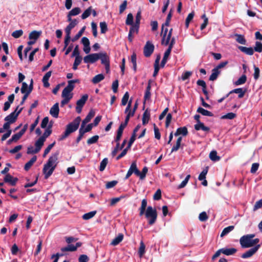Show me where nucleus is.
Listing matches in <instances>:
<instances>
[{"label":"nucleus","instance_id":"c85d7f7f","mask_svg":"<svg viewBox=\"0 0 262 262\" xmlns=\"http://www.w3.org/2000/svg\"><path fill=\"white\" fill-rule=\"evenodd\" d=\"M104 79V76L102 74H99L95 76L92 80V82L94 84H97L100 82L101 81Z\"/></svg>","mask_w":262,"mask_h":262},{"label":"nucleus","instance_id":"473e14b6","mask_svg":"<svg viewBox=\"0 0 262 262\" xmlns=\"http://www.w3.org/2000/svg\"><path fill=\"white\" fill-rule=\"evenodd\" d=\"M96 213L97 211L95 210L85 213L82 215V219L84 220L91 219L96 215Z\"/></svg>","mask_w":262,"mask_h":262},{"label":"nucleus","instance_id":"13d9d810","mask_svg":"<svg viewBox=\"0 0 262 262\" xmlns=\"http://www.w3.org/2000/svg\"><path fill=\"white\" fill-rule=\"evenodd\" d=\"M254 51L260 53L262 52V43L259 41H256Z\"/></svg>","mask_w":262,"mask_h":262},{"label":"nucleus","instance_id":"4be33fe9","mask_svg":"<svg viewBox=\"0 0 262 262\" xmlns=\"http://www.w3.org/2000/svg\"><path fill=\"white\" fill-rule=\"evenodd\" d=\"M36 160L37 157L36 156H34L30 161H29L25 164L24 166V169L26 171H28L33 165V164L36 162Z\"/></svg>","mask_w":262,"mask_h":262},{"label":"nucleus","instance_id":"09e8293b","mask_svg":"<svg viewBox=\"0 0 262 262\" xmlns=\"http://www.w3.org/2000/svg\"><path fill=\"white\" fill-rule=\"evenodd\" d=\"M129 95L128 92H125L124 95H123L122 100H121V105L124 106L126 105L128 99H129Z\"/></svg>","mask_w":262,"mask_h":262},{"label":"nucleus","instance_id":"cd10ccee","mask_svg":"<svg viewBox=\"0 0 262 262\" xmlns=\"http://www.w3.org/2000/svg\"><path fill=\"white\" fill-rule=\"evenodd\" d=\"M199 116L198 115V130H202L205 132H208L209 130V128L204 125L199 119Z\"/></svg>","mask_w":262,"mask_h":262},{"label":"nucleus","instance_id":"a211bd4d","mask_svg":"<svg viewBox=\"0 0 262 262\" xmlns=\"http://www.w3.org/2000/svg\"><path fill=\"white\" fill-rule=\"evenodd\" d=\"M61 253H66L67 252H74L76 251V247L74 245H68L67 246L62 247L60 249Z\"/></svg>","mask_w":262,"mask_h":262},{"label":"nucleus","instance_id":"f03ea898","mask_svg":"<svg viewBox=\"0 0 262 262\" xmlns=\"http://www.w3.org/2000/svg\"><path fill=\"white\" fill-rule=\"evenodd\" d=\"M81 121V118L80 116L77 117L72 122L69 123L66 126V128L62 135H61L59 138V141H62L67 138L71 133H74L79 127Z\"/></svg>","mask_w":262,"mask_h":262},{"label":"nucleus","instance_id":"ea45409f","mask_svg":"<svg viewBox=\"0 0 262 262\" xmlns=\"http://www.w3.org/2000/svg\"><path fill=\"white\" fill-rule=\"evenodd\" d=\"M209 158L213 161H218L220 159V157L217 155V152L215 150L210 152Z\"/></svg>","mask_w":262,"mask_h":262},{"label":"nucleus","instance_id":"f8f14e48","mask_svg":"<svg viewBox=\"0 0 262 262\" xmlns=\"http://www.w3.org/2000/svg\"><path fill=\"white\" fill-rule=\"evenodd\" d=\"M208 167H205L203 170L202 171V172L200 174L199 176V180L200 181H203L202 182V184L204 186H206L207 185V181H206V176L208 172Z\"/></svg>","mask_w":262,"mask_h":262},{"label":"nucleus","instance_id":"4c0bfd02","mask_svg":"<svg viewBox=\"0 0 262 262\" xmlns=\"http://www.w3.org/2000/svg\"><path fill=\"white\" fill-rule=\"evenodd\" d=\"M198 113H201L203 115L206 116H213V114L211 112H210L207 110H206L204 109L203 108H202L200 107L198 108Z\"/></svg>","mask_w":262,"mask_h":262},{"label":"nucleus","instance_id":"052dcab7","mask_svg":"<svg viewBox=\"0 0 262 262\" xmlns=\"http://www.w3.org/2000/svg\"><path fill=\"white\" fill-rule=\"evenodd\" d=\"M130 26H132L130 28V30L129 31L130 32V34H133L135 32H136V33H138L140 26H137V24H135L130 25Z\"/></svg>","mask_w":262,"mask_h":262},{"label":"nucleus","instance_id":"4d7b16f0","mask_svg":"<svg viewBox=\"0 0 262 262\" xmlns=\"http://www.w3.org/2000/svg\"><path fill=\"white\" fill-rule=\"evenodd\" d=\"M133 19L134 17L133 14L132 13L128 14L125 21L126 25H130L134 24Z\"/></svg>","mask_w":262,"mask_h":262},{"label":"nucleus","instance_id":"39448f33","mask_svg":"<svg viewBox=\"0 0 262 262\" xmlns=\"http://www.w3.org/2000/svg\"><path fill=\"white\" fill-rule=\"evenodd\" d=\"M23 109V107L19 109V111L17 112H12L9 115L7 116L4 120L6 121L5 123L7 126L10 127V125L13 124L16 122L17 120V117L19 114L21 113Z\"/></svg>","mask_w":262,"mask_h":262},{"label":"nucleus","instance_id":"5fc2aeb1","mask_svg":"<svg viewBox=\"0 0 262 262\" xmlns=\"http://www.w3.org/2000/svg\"><path fill=\"white\" fill-rule=\"evenodd\" d=\"M236 40L237 42H238V43L242 44V45L246 44V40L245 39L244 36H243L242 35L237 34V35H236Z\"/></svg>","mask_w":262,"mask_h":262},{"label":"nucleus","instance_id":"393cba45","mask_svg":"<svg viewBox=\"0 0 262 262\" xmlns=\"http://www.w3.org/2000/svg\"><path fill=\"white\" fill-rule=\"evenodd\" d=\"M52 124H50L48 125V126L47 127V128L46 129L42 136H41L40 137L46 140V138H48L49 136H50V135L52 134Z\"/></svg>","mask_w":262,"mask_h":262},{"label":"nucleus","instance_id":"774afa93","mask_svg":"<svg viewBox=\"0 0 262 262\" xmlns=\"http://www.w3.org/2000/svg\"><path fill=\"white\" fill-rule=\"evenodd\" d=\"M23 34V31L22 30H18L14 31L12 33V36L15 38H18L20 37Z\"/></svg>","mask_w":262,"mask_h":262},{"label":"nucleus","instance_id":"c03bdc74","mask_svg":"<svg viewBox=\"0 0 262 262\" xmlns=\"http://www.w3.org/2000/svg\"><path fill=\"white\" fill-rule=\"evenodd\" d=\"M72 91L68 90V89L64 88L62 91L61 97L62 98H70V99L72 98V94H71Z\"/></svg>","mask_w":262,"mask_h":262},{"label":"nucleus","instance_id":"680f3d73","mask_svg":"<svg viewBox=\"0 0 262 262\" xmlns=\"http://www.w3.org/2000/svg\"><path fill=\"white\" fill-rule=\"evenodd\" d=\"M247 78L246 76L244 75H242L235 82V84L236 85H241L245 83Z\"/></svg>","mask_w":262,"mask_h":262},{"label":"nucleus","instance_id":"58836bf2","mask_svg":"<svg viewBox=\"0 0 262 262\" xmlns=\"http://www.w3.org/2000/svg\"><path fill=\"white\" fill-rule=\"evenodd\" d=\"M85 29V26L83 27L78 32V33L71 39L72 42H75L83 34Z\"/></svg>","mask_w":262,"mask_h":262},{"label":"nucleus","instance_id":"72a5a7b5","mask_svg":"<svg viewBox=\"0 0 262 262\" xmlns=\"http://www.w3.org/2000/svg\"><path fill=\"white\" fill-rule=\"evenodd\" d=\"M195 13L194 12H192L189 13L185 20V27L186 28H188L190 22L193 19Z\"/></svg>","mask_w":262,"mask_h":262},{"label":"nucleus","instance_id":"2f4dec72","mask_svg":"<svg viewBox=\"0 0 262 262\" xmlns=\"http://www.w3.org/2000/svg\"><path fill=\"white\" fill-rule=\"evenodd\" d=\"M138 107V103L136 102L134 106V108L133 110H129V112L127 113L125 119L128 120L129 121L130 117H133L134 116L135 113L136 112V110H137Z\"/></svg>","mask_w":262,"mask_h":262},{"label":"nucleus","instance_id":"6e6d98bb","mask_svg":"<svg viewBox=\"0 0 262 262\" xmlns=\"http://www.w3.org/2000/svg\"><path fill=\"white\" fill-rule=\"evenodd\" d=\"M202 19L203 20V23L201 24L200 29L202 30L206 27L208 23V19L205 14H203L202 16Z\"/></svg>","mask_w":262,"mask_h":262},{"label":"nucleus","instance_id":"9d476101","mask_svg":"<svg viewBox=\"0 0 262 262\" xmlns=\"http://www.w3.org/2000/svg\"><path fill=\"white\" fill-rule=\"evenodd\" d=\"M18 179L17 178L13 177L9 173L6 174L4 178V181L5 183H9L11 186H15Z\"/></svg>","mask_w":262,"mask_h":262},{"label":"nucleus","instance_id":"4468645a","mask_svg":"<svg viewBox=\"0 0 262 262\" xmlns=\"http://www.w3.org/2000/svg\"><path fill=\"white\" fill-rule=\"evenodd\" d=\"M95 111L93 109L91 110L85 119L83 120L82 124L86 125V124L89 122L95 116Z\"/></svg>","mask_w":262,"mask_h":262},{"label":"nucleus","instance_id":"f3484780","mask_svg":"<svg viewBox=\"0 0 262 262\" xmlns=\"http://www.w3.org/2000/svg\"><path fill=\"white\" fill-rule=\"evenodd\" d=\"M45 141L46 140L43 138L39 137V139L35 142V146L36 151L38 152L40 150L42 146L43 145Z\"/></svg>","mask_w":262,"mask_h":262},{"label":"nucleus","instance_id":"338daca9","mask_svg":"<svg viewBox=\"0 0 262 262\" xmlns=\"http://www.w3.org/2000/svg\"><path fill=\"white\" fill-rule=\"evenodd\" d=\"M154 132H155V137L158 140L160 139L161 138V134L159 132V129L158 128V127L156 126V125L154 123Z\"/></svg>","mask_w":262,"mask_h":262},{"label":"nucleus","instance_id":"7ed1b4c3","mask_svg":"<svg viewBox=\"0 0 262 262\" xmlns=\"http://www.w3.org/2000/svg\"><path fill=\"white\" fill-rule=\"evenodd\" d=\"M255 236L254 234L243 235L239 239V243L243 248H248L254 247L258 245L259 239L257 238L253 239Z\"/></svg>","mask_w":262,"mask_h":262},{"label":"nucleus","instance_id":"aec40b11","mask_svg":"<svg viewBox=\"0 0 262 262\" xmlns=\"http://www.w3.org/2000/svg\"><path fill=\"white\" fill-rule=\"evenodd\" d=\"M222 253L227 255H232L235 253L237 251L236 249L234 248H222Z\"/></svg>","mask_w":262,"mask_h":262},{"label":"nucleus","instance_id":"2eb2a0df","mask_svg":"<svg viewBox=\"0 0 262 262\" xmlns=\"http://www.w3.org/2000/svg\"><path fill=\"white\" fill-rule=\"evenodd\" d=\"M188 134V130L186 127H181L178 128L176 133H174L175 136H179L180 135H182L183 136H186Z\"/></svg>","mask_w":262,"mask_h":262},{"label":"nucleus","instance_id":"1a4fd4ad","mask_svg":"<svg viewBox=\"0 0 262 262\" xmlns=\"http://www.w3.org/2000/svg\"><path fill=\"white\" fill-rule=\"evenodd\" d=\"M260 246V245H257L254 247L250 249L248 251H247L246 252L244 253L242 255V257L243 258H248L250 257H251L253 255H254L259 249Z\"/></svg>","mask_w":262,"mask_h":262},{"label":"nucleus","instance_id":"c9c22d12","mask_svg":"<svg viewBox=\"0 0 262 262\" xmlns=\"http://www.w3.org/2000/svg\"><path fill=\"white\" fill-rule=\"evenodd\" d=\"M145 246L144 243L141 241L140 243V247L138 250V254L140 258H141L145 253Z\"/></svg>","mask_w":262,"mask_h":262},{"label":"nucleus","instance_id":"c756f323","mask_svg":"<svg viewBox=\"0 0 262 262\" xmlns=\"http://www.w3.org/2000/svg\"><path fill=\"white\" fill-rule=\"evenodd\" d=\"M88 97L89 96L87 94L83 95L80 99L77 100L76 105L83 106L87 101Z\"/></svg>","mask_w":262,"mask_h":262},{"label":"nucleus","instance_id":"6e6552de","mask_svg":"<svg viewBox=\"0 0 262 262\" xmlns=\"http://www.w3.org/2000/svg\"><path fill=\"white\" fill-rule=\"evenodd\" d=\"M99 59L98 53H93L84 57L83 61L85 63H93Z\"/></svg>","mask_w":262,"mask_h":262},{"label":"nucleus","instance_id":"5701e85b","mask_svg":"<svg viewBox=\"0 0 262 262\" xmlns=\"http://www.w3.org/2000/svg\"><path fill=\"white\" fill-rule=\"evenodd\" d=\"M147 202L146 199H144L142 200V202H141V207L139 208V210H140L139 215L140 216H142L144 214L145 211H146V208L147 207Z\"/></svg>","mask_w":262,"mask_h":262},{"label":"nucleus","instance_id":"423d86ee","mask_svg":"<svg viewBox=\"0 0 262 262\" xmlns=\"http://www.w3.org/2000/svg\"><path fill=\"white\" fill-rule=\"evenodd\" d=\"M136 133L137 132H134V131H133L132 135L128 142V144L127 146V149H123L122 150V151L121 152V154H119L116 157V160H119V159H120L121 158H122V157H123L124 156H125L126 155L127 151L130 148L132 144H133V143L134 142V141L136 140Z\"/></svg>","mask_w":262,"mask_h":262},{"label":"nucleus","instance_id":"a878e982","mask_svg":"<svg viewBox=\"0 0 262 262\" xmlns=\"http://www.w3.org/2000/svg\"><path fill=\"white\" fill-rule=\"evenodd\" d=\"M182 137H179L176 141V144L172 147L171 153L177 151L179 150L181 146V143L182 142Z\"/></svg>","mask_w":262,"mask_h":262},{"label":"nucleus","instance_id":"f704fd0d","mask_svg":"<svg viewBox=\"0 0 262 262\" xmlns=\"http://www.w3.org/2000/svg\"><path fill=\"white\" fill-rule=\"evenodd\" d=\"M78 82H79V80H78V79L69 80L68 81V85L65 88L68 89V90L72 91L75 86L74 83Z\"/></svg>","mask_w":262,"mask_h":262},{"label":"nucleus","instance_id":"79ce46f5","mask_svg":"<svg viewBox=\"0 0 262 262\" xmlns=\"http://www.w3.org/2000/svg\"><path fill=\"white\" fill-rule=\"evenodd\" d=\"M198 85L201 86L202 87V91H203L204 94L206 96H207L208 92L206 90V84L205 82L204 81L201 80H198Z\"/></svg>","mask_w":262,"mask_h":262},{"label":"nucleus","instance_id":"0e129e2a","mask_svg":"<svg viewBox=\"0 0 262 262\" xmlns=\"http://www.w3.org/2000/svg\"><path fill=\"white\" fill-rule=\"evenodd\" d=\"M92 30L93 32V35L95 37L97 36V24L94 22H92L91 23Z\"/></svg>","mask_w":262,"mask_h":262},{"label":"nucleus","instance_id":"0eeeda50","mask_svg":"<svg viewBox=\"0 0 262 262\" xmlns=\"http://www.w3.org/2000/svg\"><path fill=\"white\" fill-rule=\"evenodd\" d=\"M155 49L154 45L149 41H147L144 47L143 53L144 55L146 57H149L154 52Z\"/></svg>","mask_w":262,"mask_h":262},{"label":"nucleus","instance_id":"e2e57ef3","mask_svg":"<svg viewBox=\"0 0 262 262\" xmlns=\"http://www.w3.org/2000/svg\"><path fill=\"white\" fill-rule=\"evenodd\" d=\"M118 183V181L114 180L110 182H107L105 185V188L106 189H110L115 186Z\"/></svg>","mask_w":262,"mask_h":262},{"label":"nucleus","instance_id":"e433bc0d","mask_svg":"<svg viewBox=\"0 0 262 262\" xmlns=\"http://www.w3.org/2000/svg\"><path fill=\"white\" fill-rule=\"evenodd\" d=\"M236 93L238 94V98H241L243 97L245 93V91H244L242 88L235 89L231 91L230 93Z\"/></svg>","mask_w":262,"mask_h":262},{"label":"nucleus","instance_id":"7c9ffc66","mask_svg":"<svg viewBox=\"0 0 262 262\" xmlns=\"http://www.w3.org/2000/svg\"><path fill=\"white\" fill-rule=\"evenodd\" d=\"M130 62L133 63V69L135 73L137 71V57L136 54L134 52L131 55Z\"/></svg>","mask_w":262,"mask_h":262},{"label":"nucleus","instance_id":"412c9836","mask_svg":"<svg viewBox=\"0 0 262 262\" xmlns=\"http://www.w3.org/2000/svg\"><path fill=\"white\" fill-rule=\"evenodd\" d=\"M124 235L122 233H119L117 237H116L111 243L112 246H116L118 245L122 241Z\"/></svg>","mask_w":262,"mask_h":262},{"label":"nucleus","instance_id":"603ef678","mask_svg":"<svg viewBox=\"0 0 262 262\" xmlns=\"http://www.w3.org/2000/svg\"><path fill=\"white\" fill-rule=\"evenodd\" d=\"M98 139H99V136H98V135L94 136L92 137L89 138L87 140V144L88 145H91V144L95 143L98 141Z\"/></svg>","mask_w":262,"mask_h":262},{"label":"nucleus","instance_id":"69168bd1","mask_svg":"<svg viewBox=\"0 0 262 262\" xmlns=\"http://www.w3.org/2000/svg\"><path fill=\"white\" fill-rule=\"evenodd\" d=\"M199 220L202 222H205L208 219V216L206 212L204 211L201 212L199 216Z\"/></svg>","mask_w":262,"mask_h":262},{"label":"nucleus","instance_id":"49530a36","mask_svg":"<svg viewBox=\"0 0 262 262\" xmlns=\"http://www.w3.org/2000/svg\"><path fill=\"white\" fill-rule=\"evenodd\" d=\"M100 32L102 34L105 33L108 30L107 26L105 21L100 23Z\"/></svg>","mask_w":262,"mask_h":262},{"label":"nucleus","instance_id":"f257e3e1","mask_svg":"<svg viewBox=\"0 0 262 262\" xmlns=\"http://www.w3.org/2000/svg\"><path fill=\"white\" fill-rule=\"evenodd\" d=\"M59 154L58 151L53 154L49 157L47 163L44 165L42 171L45 174V179H48L52 174L58 163Z\"/></svg>","mask_w":262,"mask_h":262},{"label":"nucleus","instance_id":"bf43d9fd","mask_svg":"<svg viewBox=\"0 0 262 262\" xmlns=\"http://www.w3.org/2000/svg\"><path fill=\"white\" fill-rule=\"evenodd\" d=\"M56 142L54 141L52 144H50L48 146V147L45 149L43 154V157H45L47 155L50 151L51 149L53 148V147L55 145Z\"/></svg>","mask_w":262,"mask_h":262},{"label":"nucleus","instance_id":"37998d69","mask_svg":"<svg viewBox=\"0 0 262 262\" xmlns=\"http://www.w3.org/2000/svg\"><path fill=\"white\" fill-rule=\"evenodd\" d=\"M130 168L132 170L133 173H135L137 176L139 174V170L138 169L136 162L134 161L130 165Z\"/></svg>","mask_w":262,"mask_h":262},{"label":"nucleus","instance_id":"864d4df0","mask_svg":"<svg viewBox=\"0 0 262 262\" xmlns=\"http://www.w3.org/2000/svg\"><path fill=\"white\" fill-rule=\"evenodd\" d=\"M108 163V160L107 158H104L100 163L99 166V170L102 171L105 168L106 165Z\"/></svg>","mask_w":262,"mask_h":262},{"label":"nucleus","instance_id":"9b49d317","mask_svg":"<svg viewBox=\"0 0 262 262\" xmlns=\"http://www.w3.org/2000/svg\"><path fill=\"white\" fill-rule=\"evenodd\" d=\"M99 59L101 60V63L102 64L106 65L110 63V57L105 52H100L98 53Z\"/></svg>","mask_w":262,"mask_h":262},{"label":"nucleus","instance_id":"bb28decb","mask_svg":"<svg viewBox=\"0 0 262 262\" xmlns=\"http://www.w3.org/2000/svg\"><path fill=\"white\" fill-rule=\"evenodd\" d=\"M220 73V71L217 69V68H214L212 70V73L209 77V80L211 81L215 80Z\"/></svg>","mask_w":262,"mask_h":262},{"label":"nucleus","instance_id":"ddd939ff","mask_svg":"<svg viewBox=\"0 0 262 262\" xmlns=\"http://www.w3.org/2000/svg\"><path fill=\"white\" fill-rule=\"evenodd\" d=\"M59 112V104L58 103H56L53 105V106L51 108L50 110V114L54 118H57L58 117Z\"/></svg>","mask_w":262,"mask_h":262},{"label":"nucleus","instance_id":"20e7f679","mask_svg":"<svg viewBox=\"0 0 262 262\" xmlns=\"http://www.w3.org/2000/svg\"><path fill=\"white\" fill-rule=\"evenodd\" d=\"M144 214L146 218L148 220V223L149 225H152L155 223L158 216L157 211L155 208H153L150 206H148Z\"/></svg>","mask_w":262,"mask_h":262},{"label":"nucleus","instance_id":"de8ad7c7","mask_svg":"<svg viewBox=\"0 0 262 262\" xmlns=\"http://www.w3.org/2000/svg\"><path fill=\"white\" fill-rule=\"evenodd\" d=\"M147 171L148 167L146 166H144L141 172L139 171V174H138V176L140 177L141 180H143L145 178Z\"/></svg>","mask_w":262,"mask_h":262},{"label":"nucleus","instance_id":"a19ab883","mask_svg":"<svg viewBox=\"0 0 262 262\" xmlns=\"http://www.w3.org/2000/svg\"><path fill=\"white\" fill-rule=\"evenodd\" d=\"M234 226H229L225 228L221 234V237H223L225 235H227L230 232L232 231L234 229Z\"/></svg>","mask_w":262,"mask_h":262},{"label":"nucleus","instance_id":"dca6fc26","mask_svg":"<svg viewBox=\"0 0 262 262\" xmlns=\"http://www.w3.org/2000/svg\"><path fill=\"white\" fill-rule=\"evenodd\" d=\"M238 48L241 51L249 55H252L254 53V50L251 47L247 48L243 46H239Z\"/></svg>","mask_w":262,"mask_h":262},{"label":"nucleus","instance_id":"3c124183","mask_svg":"<svg viewBox=\"0 0 262 262\" xmlns=\"http://www.w3.org/2000/svg\"><path fill=\"white\" fill-rule=\"evenodd\" d=\"M81 12V9L79 7H75L69 12L70 15L76 16L78 15Z\"/></svg>","mask_w":262,"mask_h":262},{"label":"nucleus","instance_id":"b1692460","mask_svg":"<svg viewBox=\"0 0 262 262\" xmlns=\"http://www.w3.org/2000/svg\"><path fill=\"white\" fill-rule=\"evenodd\" d=\"M41 33V31L34 30L29 34V38L30 39H34L36 40L39 37Z\"/></svg>","mask_w":262,"mask_h":262},{"label":"nucleus","instance_id":"6ab92c4d","mask_svg":"<svg viewBox=\"0 0 262 262\" xmlns=\"http://www.w3.org/2000/svg\"><path fill=\"white\" fill-rule=\"evenodd\" d=\"M150 119V112L146 109L143 114L142 124L145 125L148 123Z\"/></svg>","mask_w":262,"mask_h":262},{"label":"nucleus","instance_id":"8fccbe9b","mask_svg":"<svg viewBox=\"0 0 262 262\" xmlns=\"http://www.w3.org/2000/svg\"><path fill=\"white\" fill-rule=\"evenodd\" d=\"M170 54V53H168L167 52H165L164 53V56L163 57V59L161 61V64H160V66L161 67H164L165 64H166V62H167V59L169 56V55Z\"/></svg>","mask_w":262,"mask_h":262},{"label":"nucleus","instance_id":"a18cd8bd","mask_svg":"<svg viewBox=\"0 0 262 262\" xmlns=\"http://www.w3.org/2000/svg\"><path fill=\"white\" fill-rule=\"evenodd\" d=\"M92 12V7H89L87 9H86L84 12L81 15V18L82 19H86L88 18L91 13Z\"/></svg>","mask_w":262,"mask_h":262}]
</instances>
